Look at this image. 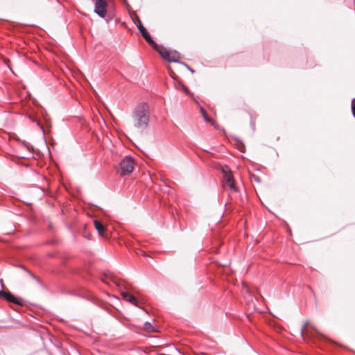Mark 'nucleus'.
<instances>
[{
  "label": "nucleus",
  "mask_w": 355,
  "mask_h": 355,
  "mask_svg": "<svg viewBox=\"0 0 355 355\" xmlns=\"http://www.w3.org/2000/svg\"><path fill=\"white\" fill-rule=\"evenodd\" d=\"M135 166V162L130 157H125L119 163V173L121 175H125L130 173Z\"/></svg>",
  "instance_id": "obj_3"
},
{
  "label": "nucleus",
  "mask_w": 355,
  "mask_h": 355,
  "mask_svg": "<svg viewBox=\"0 0 355 355\" xmlns=\"http://www.w3.org/2000/svg\"><path fill=\"white\" fill-rule=\"evenodd\" d=\"M94 226H95L96 230L98 231V234L100 235L103 236V233L105 230L103 224L98 220H94Z\"/></svg>",
  "instance_id": "obj_9"
},
{
  "label": "nucleus",
  "mask_w": 355,
  "mask_h": 355,
  "mask_svg": "<svg viewBox=\"0 0 355 355\" xmlns=\"http://www.w3.org/2000/svg\"><path fill=\"white\" fill-rule=\"evenodd\" d=\"M200 112L202 114V117L207 116V114H206L205 110L202 107H200Z\"/></svg>",
  "instance_id": "obj_15"
},
{
  "label": "nucleus",
  "mask_w": 355,
  "mask_h": 355,
  "mask_svg": "<svg viewBox=\"0 0 355 355\" xmlns=\"http://www.w3.org/2000/svg\"><path fill=\"white\" fill-rule=\"evenodd\" d=\"M182 91H183L187 95H189V91L186 86H182Z\"/></svg>",
  "instance_id": "obj_14"
},
{
  "label": "nucleus",
  "mask_w": 355,
  "mask_h": 355,
  "mask_svg": "<svg viewBox=\"0 0 355 355\" xmlns=\"http://www.w3.org/2000/svg\"><path fill=\"white\" fill-rule=\"evenodd\" d=\"M184 65L188 68V69L191 72V73H194V70L193 69H191V67H189L187 64H184Z\"/></svg>",
  "instance_id": "obj_18"
},
{
  "label": "nucleus",
  "mask_w": 355,
  "mask_h": 355,
  "mask_svg": "<svg viewBox=\"0 0 355 355\" xmlns=\"http://www.w3.org/2000/svg\"><path fill=\"white\" fill-rule=\"evenodd\" d=\"M0 296L5 298L8 302L14 303L15 304H21L20 300L12 295L10 292L0 291Z\"/></svg>",
  "instance_id": "obj_7"
},
{
  "label": "nucleus",
  "mask_w": 355,
  "mask_h": 355,
  "mask_svg": "<svg viewBox=\"0 0 355 355\" xmlns=\"http://www.w3.org/2000/svg\"><path fill=\"white\" fill-rule=\"evenodd\" d=\"M138 29L139 31H140V33H141L142 36L144 37V38L150 44H152L153 46V48H155V46H157V44L154 42V40L152 39L151 36L150 35V34L148 33V32L146 31V29L145 28V27H144V26L142 24H140L139 26H138Z\"/></svg>",
  "instance_id": "obj_6"
},
{
  "label": "nucleus",
  "mask_w": 355,
  "mask_h": 355,
  "mask_svg": "<svg viewBox=\"0 0 355 355\" xmlns=\"http://www.w3.org/2000/svg\"><path fill=\"white\" fill-rule=\"evenodd\" d=\"M182 86H184L182 83L178 82V81L175 83V87L177 89H182Z\"/></svg>",
  "instance_id": "obj_12"
},
{
  "label": "nucleus",
  "mask_w": 355,
  "mask_h": 355,
  "mask_svg": "<svg viewBox=\"0 0 355 355\" xmlns=\"http://www.w3.org/2000/svg\"><path fill=\"white\" fill-rule=\"evenodd\" d=\"M107 0H94V12L104 18L107 13Z\"/></svg>",
  "instance_id": "obj_5"
},
{
  "label": "nucleus",
  "mask_w": 355,
  "mask_h": 355,
  "mask_svg": "<svg viewBox=\"0 0 355 355\" xmlns=\"http://www.w3.org/2000/svg\"><path fill=\"white\" fill-rule=\"evenodd\" d=\"M121 295L125 300H126L133 304H135L137 302V298L135 296H133L132 295L130 294L129 293L122 292Z\"/></svg>",
  "instance_id": "obj_8"
},
{
  "label": "nucleus",
  "mask_w": 355,
  "mask_h": 355,
  "mask_svg": "<svg viewBox=\"0 0 355 355\" xmlns=\"http://www.w3.org/2000/svg\"><path fill=\"white\" fill-rule=\"evenodd\" d=\"M352 111L354 116L355 117V98L352 102Z\"/></svg>",
  "instance_id": "obj_13"
},
{
  "label": "nucleus",
  "mask_w": 355,
  "mask_h": 355,
  "mask_svg": "<svg viewBox=\"0 0 355 355\" xmlns=\"http://www.w3.org/2000/svg\"><path fill=\"white\" fill-rule=\"evenodd\" d=\"M112 281L116 286H119V284L116 282L115 279H112Z\"/></svg>",
  "instance_id": "obj_19"
},
{
  "label": "nucleus",
  "mask_w": 355,
  "mask_h": 355,
  "mask_svg": "<svg viewBox=\"0 0 355 355\" xmlns=\"http://www.w3.org/2000/svg\"><path fill=\"white\" fill-rule=\"evenodd\" d=\"M204 119L207 121V122H210L211 121V119L207 115L203 117Z\"/></svg>",
  "instance_id": "obj_17"
},
{
  "label": "nucleus",
  "mask_w": 355,
  "mask_h": 355,
  "mask_svg": "<svg viewBox=\"0 0 355 355\" xmlns=\"http://www.w3.org/2000/svg\"><path fill=\"white\" fill-rule=\"evenodd\" d=\"M236 145L237 146V148L241 152H244L245 151V146H244V144L241 141H238L237 143L236 144Z\"/></svg>",
  "instance_id": "obj_11"
},
{
  "label": "nucleus",
  "mask_w": 355,
  "mask_h": 355,
  "mask_svg": "<svg viewBox=\"0 0 355 355\" xmlns=\"http://www.w3.org/2000/svg\"><path fill=\"white\" fill-rule=\"evenodd\" d=\"M150 111L148 105L145 102L138 103L132 114V121L135 128L144 130L148 125Z\"/></svg>",
  "instance_id": "obj_1"
},
{
  "label": "nucleus",
  "mask_w": 355,
  "mask_h": 355,
  "mask_svg": "<svg viewBox=\"0 0 355 355\" xmlns=\"http://www.w3.org/2000/svg\"><path fill=\"white\" fill-rule=\"evenodd\" d=\"M307 324H308V322H306V323L305 324V325L302 328V329H301V334H302V335H303V334H304V331H305L306 326Z\"/></svg>",
  "instance_id": "obj_16"
},
{
  "label": "nucleus",
  "mask_w": 355,
  "mask_h": 355,
  "mask_svg": "<svg viewBox=\"0 0 355 355\" xmlns=\"http://www.w3.org/2000/svg\"><path fill=\"white\" fill-rule=\"evenodd\" d=\"M154 49L158 51L162 58L168 62H178L180 58L179 53L175 51H170L158 45Z\"/></svg>",
  "instance_id": "obj_4"
},
{
  "label": "nucleus",
  "mask_w": 355,
  "mask_h": 355,
  "mask_svg": "<svg viewBox=\"0 0 355 355\" xmlns=\"http://www.w3.org/2000/svg\"><path fill=\"white\" fill-rule=\"evenodd\" d=\"M223 178L222 181L223 187L227 190L230 194L236 193L237 188L235 185L233 175L227 166H225L222 168Z\"/></svg>",
  "instance_id": "obj_2"
},
{
  "label": "nucleus",
  "mask_w": 355,
  "mask_h": 355,
  "mask_svg": "<svg viewBox=\"0 0 355 355\" xmlns=\"http://www.w3.org/2000/svg\"><path fill=\"white\" fill-rule=\"evenodd\" d=\"M144 329L148 332H155L156 329L153 327L150 322H146L144 323Z\"/></svg>",
  "instance_id": "obj_10"
}]
</instances>
